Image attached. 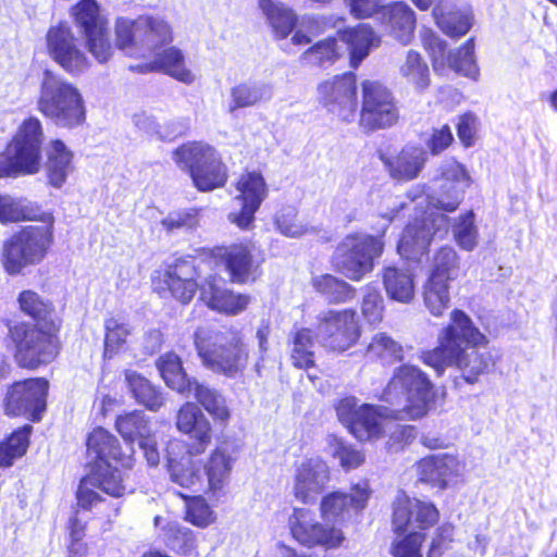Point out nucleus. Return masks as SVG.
Listing matches in <instances>:
<instances>
[{
	"label": "nucleus",
	"instance_id": "nucleus-21",
	"mask_svg": "<svg viewBox=\"0 0 557 557\" xmlns=\"http://www.w3.org/2000/svg\"><path fill=\"white\" fill-rule=\"evenodd\" d=\"M234 187L239 209L228 214V221L239 230H250L253 227L256 213L269 196V186L261 172L246 170L237 177Z\"/></svg>",
	"mask_w": 557,
	"mask_h": 557
},
{
	"label": "nucleus",
	"instance_id": "nucleus-47",
	"mask_svg": "<svg viewBox=\"0 0 557 557\" xmlns=\"http://www.w3.org/2000/svg\"><path fill=\"white\" fill-rule=\"evenodd\" d=\"M401 76L417 90L424 91L431 85V74L428 63L420 52L409 50L400 69Z\"/></svg>",
	"mask_w": 557,
	"mask_h": 557
},
{
	"label": "nucleus",
	"instance_id": "nucleus-15",
	"mask_svg": "<svg viewBox=\"0 0 557 557\" xmlns=\"http://www.w3.org/2000/svg\"><path fill=\"white\" fill-rule=\"evenodd\" d=\"M420 40L435 74L443 75L447 69L471 78L479 74L473 37L468 38L454 52L448 51L446 41L440 38L431 28H423L420 32Z\"/></svg>",
	"mask_w": 557,
	"mask_h": 557
},
{
	"label": "nucleus",
	"instance_id": "nucleus-19",
	"mask_svg": "<svg viewBox=\"0 0 557 557\" xmlns=\"http://www.w3.org/2000/svg\"><path fill=\"white\" fill-rule=\"evenodd\" d=\"M288 529L292 539L306 548L335 549L345 540L339 528L317 520L313 511L301 507L293 509L288 518Z\"/></svg>",
	"mask_w": 557,
	"mask_h": 557
},
{
	"label": "nucleus",
	"instance_id": "nucleus-5",
	"mask_svg": "<svg viewBox=\"0 0 557 557\" xmlns=\"http://www.w3.org/2000/svg\"><path fill=\"white\" fill-rule=\"evenodd\" d=\"M193 339L202 364L214 373L235 377L243 374L248 366V345L242 332L233 326L212 334L198 329Z\"/></svg>",
	"mask_w": 557,
	"mask_h": 557
},
{
	"label": "nucleus",
	"instance_id": "nucleus-56",
	"mask_svg": "<svg viewBox=\"0 0 557 557\" xmlns=\"http://www.w3.org/2000/svg\"><path fill=\"white\" fill-rule=\"evenodd\" d=\"M131 334L128 325L116 318L104 321V354L113 355L122 349Z\"/></svg>",
	"mask_w": 557,
	"mask_h": 557
},
{
	"label": "nucleus",
	"instance_id": "nucleus-26",
	"mask_svg": "<svg viewBox=\"0 0 557 557\" xmlns=\"http://www.w3.org/2000/svg\"><path fill=\"white\" fill-rule=\"evenodd\" d=\"M199 299L211 311L224 317H237L248 310L252 296L233 288L219 285L214 277L206 280Z\"/></svg>",
	"mask_w": 557,
	"mask_h": 557
},
{
	"label": "nucleus",
	"instance_id": "nucleus-12",
	"mask_svg": "<svg viewBox=\"0 0 557 557\" xmlns=\"http://www.w3.org/2000/svg\"><path fill=\"white\" fill-rule=\"evenodd\" d=\"M52 242V221L49 218L39 225H29L14 234L3 248V264L10 274L40 262Z\"/></svg>",
	"mask_w": 557,
	"mask_h": 557
},
{
	"label": "nucleus",
	"instance_id": "nucleus-46",
	"mask_svg": "<svg viewBox=\"0 0 557 557\" xmlns=\"http://www.w3.org/2000/svg\"><path fill=\"white\" fill-rule=\"evenodd\" d=\"M32 430L30 425H24L0 442V470L12 467L26 454Z\"/></svg>",
	"mask_w": 557,
	"mask_h": 557
},
{
	"label": "nucleus",
	"instance_id": "nucleus-32",
	"mask_svg": "<svg viewBox=\"0 0 557 557\" xmlns=\"http://www.w3.org/2000/svg\"><path fill=\"white\" fill-rule=\"evenodd\" d=\"M391 176L398 181L416 178L425 163V153L418 147H404L396 156L382 158Z\"/></svg>",
	"mask_w": 557,
	"mask_h": 557
},
{
	"label": "nucleus",
	"instance_id": "nucleus-64",
	"mask_svg": "<svg viewBox=\"0 0 557 557\" xmlns=\"http://www.w3.org/2000/svg\"><path fill=\"white\" fill-rule=\"evenodd\" d=\"M454 135L448 124L433 128L426 140V148L432 156H438L454 144Z\"/></svg>",
	"mask_w": 557,
	"mask_h": 557
},
{
	"label": "nucleus",
	"instance_id": "nucleus-55",
	"mask_svg": "<svg viewBox=\"0 0 557 557\" xmlns=\"http://www.w3.org/2000/svg\"><path fill=\"white\" fill-rule=\"evenodd\" d=\"M475 215L472 210L459 215L454 226V239L457 245L467 251H471L478 244V228L474 223Z\"/></svg>",
	"mask_w": 557,
	"mask_h": 557
},
{
	"label": "nucleus",
	"instance_id": "nucleus-11",
	"mask_svg": "<svg viewBox=\"0 0 557 557\" xmlns=\"http://www.w3.org/2000/svg\"><path fill=\"white\" fill-rule=\"evenodd\" d=\"M41 139L40 121L36 117L24 121L12 143L0 153V177L37 173Z\"/></svg>",
	"mask_w": 557,
	"mask_h": 557
},
{
	"label": "nucleus",
	"instance_id": "nucleus-33",
	"mask_svg": "<svg viewBox=\"0 0 557 557\" xmlns=\"http://www.w3.org/2000/svg\"><path fill=\"white\" fill-rule=\"evenodd\" d=\"M385 23L393 37L400 44L408 45L413 38L417 26L414 11L405 2L395 1L386 7Z\"/></svg>",
	"mask_w": 557,
	"mask_h": 557
},
{
	"label": "nucleus",
	"instance_id": "nucleus-20",
	"mask_svg": "<svg viewBox=\"0 0 557 557\" xmlns=\"http://www.w3.org/2000/svg\"><path fill=\"white\" fill-rule=\"evenodd\" d=\"M326 350L343 354L355 347L362 336V324L356 309H330L319 317Z\"/></svg>",
	"mask_w": 557,
	"mask_h": 557
},
{
	"label": "nucleus",
	"instance_id": "nucleus-62",
	"mask_svg": "<svg viewBox=\"0 0 557 557\" xmlns=\"http://www.w3.org/2000/svg\"><path fill=\"white\" fill-rule=\"evenodd\" d=\"M276 228L286 236L295 237L302 233V226L297 221V210L294 207H285L274 215Z\"/></svg>",
	"mask_w": 557,
	"mask_h": 557
},
{
	"label": "nucleus",
	"instance_id": "nucleus-18",
	"mask_svg": "<svg viewBox=\"0 0 557 557\" xmlns=\"http://www.w3.org/2000/svg\"><path fill=\"white\" fill-rule=\"evenodd\" d=\"M319 102L341 123L350 124L358 111L357 76L354 72H344L322 81L317 86Z\"/></svg>",
	"mask_w": 557,
	"mask_h": 557
},
{
	"label": "nucleus",
	"instance_id": "nucleus-49",
	"mask_svg": "<svg viewBox=\"0 0 557 557\" xmlns=\"http://www.w3.org/2000/svg\"><path fill=\"white\" fill-rule=\"evenodd\" d=\"M366 352L382 362L396 363L404 359V348L386 332L374 334L366 347Z\"/></svg>",
	"mask_w": 557,
	"mask_h": 557
},
{
	"label": "nucleus",
	"instance_id": "nucleus-39",
	"mask_svg": "<svg viewBox=\"0 0 557 557\" xmlns=\"http://www.w3.org/2000/svg\"><path fill=\"white\" fill-rule=\"evenodd\" d=\"M384 288L391 299L408 304L414 297L413 275L406 269L394 265L382 270Z\"/></svg>",
	"mask_w": 557,
	"mask_h": 557
},
{
	"label": "nucleus",
	"instance_id": "nucleus-28",
	"mask_svg": "<svg viewBox=\"0 0 557 557\" xmlns=\"http://www.w3.org/2000/svg\"><path fill=\"white\" fill-rule=\"evenodd\" d=\"M205 474L207 476V488L205 493L212 497L224 492L232 473L233 458L222 447L213 448L205 465Z\"/></svg>",
	"mask_w": 557,
	"mask_h": 557
},
{
	"label": "nucleus",
	"instance_id": "nucleus-16",
	"mask_svg": "<svg viewBox=\"0 0 557 557\" xmlns=\"http://www.w3.org/2000/svg\"><path fill=\"white\" fill-rule=\"evenodd\" d=\"M338 421L360 443L375 442L384 435V417L388 411L374 404H358L355 396H345L334 404Z\"/></svg>",
	"mask_w": 557,
	"mask_h": 557
},
{
	"label": "nucleus",
	"instance_id": "nucleus-35",
	"mask_svg": "<svg viewBox=\"0 0 557 557\" xmlns=\"http://www.w3.org/2000/svg\"><path fill=\"white\" fill-rule=\"evenodd\" d=\"M314 338L310 327H299L290 333L289 360L295 369L309 371L317 367Z\"/></svg>",
	"mask_w": 557,
	"mask_h": 557
},
{
	"label": "nucleus",
	"instance_id": "nucleus-63",
	"mask_svg": "<svg viewBox=\"0 0 557 557\" xmlns=\"http://www.w3.org/2000/svg\"><path fill=\"white\" fill-rule=\"evenodd\" d=\"M333 456L339 460L342 468L346 471L356 469L364 462V455L361 450L342 441L336 443Z\"/></svg>",
	"mask_w": 557,
	"mask_h": 557
},
{
	"label": "nucleus",
	"instance_id": "nucleus-8",
	"mask_svg": "<svg viewBox=\"0 0 557 557\" xmlns=\"http://www.w3.org/2000/svg\"><path fill=\"white\" fill-rule=\"evenodd\" d=\"M200 264L197 256L183 255L163 261L151 274V288L160 297L182 306L189 305L200 289Z\"/></svg>",
	"mask_w": 557,
	"mask_h": 557
},
{
	"label": "nucleus",
	"instance_id": "nucleus-40",
	"mask_svg": "<svg viewBox=\"0 0 557 557\" xmlns=\"http://www.w3.org/2000/svg\"><path fill=\"white\" fill-rule=\"evenodd\" d=\"M152 54L158 72L168 74L187 84L194 81V75L191 71L186 67L185 57L181 49L174 46H165Z\"/></svg>",
	"mask_w": 557,
	"mask_h": 557
},
{
	"label": "nucleus",
	"instance_id": "nucleus-53",
	"mask_svg": "<svg viewBox=\"0 0 557 557\" xmlns=\"http://www.w3.org/2000/svg\"><path fill=\"white\" fill-rule=\"evenodd\" d=\"M90 476L95 485L111 497L120 498L127 492L124 479L117 468L111 466L92 468Z\"/></svg>",
	"mask_w": 557,
	"mask_h": 557
},
{
	"label": "nucleus",
	"instance_id": "nucleus-45",
	"mask_svg": "<svg viewBox=\"0 0 557 557\" xmlns=\"http://www.w3.org/2000/svg\"><path fill=\"white\" fill-rule=\"evenodd\" d=\"M432 15L437 27L450 38H460L471 28L472 22L468 14L459 10H447L442 4L433 8Z\"/></svg>",
	"mask_w": 557,
	"mask_h": 557
},
{
	"label": "nucleus",
	"instance_id": "nucleus-7",
	"mask_svg": "<svg viewBox=\"0 0 557 557\" xmlns=\"http://www.w3.org/2000/svg\"><path fill=\"white\" fill-rule=\"evenodd\" d=\"M176 164L184 165L195 188L207 193L225 186L228 169L218 150L205 141H187L173 151Z\"/></svg>",
	"mask_w": 557,
	"mask_h": 557
},
{
	"label": "nucleus",
	"instance_id": "nucleus-22",
	"mask_svg": "<svg viewBox=\"0 0 557 557\" xmlns=\"http://www.w3.org/2000/svg\"><path fill=\"white\" fill-rule=\"evenodd\" d=\"M372 490L368 481L351 484L349 492L332 491L320 500V515L334 524H344L359 516L367 507Z\"/></svg>",
	"mask_w": 557,
	"mask_h": 557
},
{
	"label": "nucleus",
	"instance_id": "nucleus-43",
	"mask_svg": "<svg viewBox=\"0 0 557 557\" xmlns=\"http://www.w3.org/2000/svg\"><path fill=\"white\" fill-rule=\"evenodd\" d=\"M191 394L202 408L212 417L215 424L226 426L231 420V410L225 398L214 388H210L199 382L193 388Z\"/></svg>",
	"mask_w": 557,
	"mask_h": 557
},
{
	"label": "nucleus",
	"instance_id": "nucleus-23",
	"mask_svg": "<svg viewBox=\"0 0 557 557\" xmlns=\"http://www.w3.org/2000/svg\"><path fill=\"white\" fill-rule=\"evenodd\" d=\"M48 382L44 379H28L15 382L8 389L4 410L9 416H24L33 422L41 420L46 411Z\"/></svg>",
	"mask_w": 557,
	"mask_h": 557
},
{
	"label": "nucleus",
	"instance_id": "nucleus-60",
	"mask_svg": "<svg viewBox=\"0 0 557 557\" xmlns=\"http://www.w3.org/2000/svg\"><path fill=\"white\" fill-rule=\"evenodd\" d=\"M232 103L230 111L252 107L261 99L259 90L246 83L238 84L231 89Z\"/></svg>",
	"mask_w": 557,
	"mask_h": 557
},
{
	"label": "nucleus",
	"instance_id": "nucleus-2",
	"mask_svg": "<svg viewBox=\"0 0 557 557\" xmlns=\"http://www.w3.org/2000/svg\"><path fill=\"white\" fill-rule=\"evenodd\" d=\"M175 425L191 442H169L165 449L168 471L172 482L197 492L202 486V475L194 457L202 455L211 444L212 425L198 405L191 401L180 407Z\"/></svg>",
	"mask_w": 557,
	"mask_h": 557
},
{
	"label": "nucleus",
	"instance_id": "nucleus-38",
	"mask_svg": "<svg viewBox=\"0 0 557 557\" xmlns=\"http://www.w3.org/2000/svg\"><path fill=\"white\" fill-rule=\"evenodd\" d=\"M344 54L337 36H329L308 47L299 58L302 65L326 67L337 62Z\"/></svg>",
	"mask_w": 557,
	"mask_h": 557
},
{
	"label": "nucleus",
	"instance_id": "nucleus-48",
	"mask_svg": "<svg viewBox=\"0 0 557 557\" xmlns=\"http://www.w3.org/2000/svg\"><path fill=\"white\" fill-rule=\"evenodd\" d=\"M450 283L426 277L423 284V304L436 318L443 317L450 304Z\"/></svg>",
	"mask_w": 557,
	"mask_h": 557
},
{
	"label": "nucleus",
	"instance_id": "nucleus-29",
	"mask_svg": "<svg viewBox=\"0 0 557 557\" xmlns=\"http://www.w3.org/2000/svg\"><path fill=\"white\" fill-rule=\"evenodd\" d=\"M156 366L169 388L185 397L191 395L193 388L198 382L187 375L182 359L175 352L168 351L161 355L157 359Z\"/></svg>",
	"mask_w": 557,
	"mask_h": 557
},
{
	"label": "nucleus",
	"instance_id": "nucleus-4",
	"mask_svg": "<svg viewBox=\"0 0 557 557\" xmlns=\"http://www.w3.org/2000/svg\"><path fill=\"white\" fill-rule=\"evenodd\" d=\"M441 512L430 500L410 497L405 493L392 504L391 525L396 535L391 544L393 557H423L426 531L437 524Z\"/></svg>",
	"mask_w": 557,
	"mask_h": 557
},
{
	"label": "nucleus",
	"instance_id": "nucleus-41",
	"mask_svg": "<svg viewBox=\"0 0 557 557\" xmlns=\"http://www.w3.org/2000/svg\"><path fill=\"white\" fill-rule=\"evenodd\" d=\"M461 273V259L455 248L440 247L433 255L429 277L451 283Z\"/></svg>",
	"mask_w": 557,
	"mask_h": 557
},
{
	"label": "nucleus",
	"instance_id": "nucleus-59",
	"mask_svg": "<svg viewBox=\"0 0 557 557\" xmlns=\"http://www.w3.org/2000/svg\"><path fill=\"white\" fill-rule=\"evenodd\" d=\"M479 117L472 111H466L457 116L456 133L463 148H471L478 140Z\"/></svg>",
	"mask_w": 557,
	"mask_h": 557
},
{
	"label": "nucleus",
	"instance_id": "nucleus-13",
	"mask_svg": "<svg viewBox=\"0 0 557 557\" xmlns=\"http://www.w3.org/2000/svg\"><path fill=\"white\" fill-rule=\"evenodd\" d=\"M57 332L26 322L10 326L9 334L15 346L16 362L27 369L51 362L59 351Z\"/></svg>",
	"mask_w": 557,
	"mask_h": 557
},
{
	"label": "nucleus",
	"instance_id": "nucleus-24",
	"mask_svg": "<svg viewBox=\"0 0 557 557\" xmlns=\"http://www.w3.org/2000/svg\"><path fill=\"white\" fill-rule=\"evenodd\" d=\"M86 451L91 460L90 469L112 463L122 469H132L135 462L133 446L123 447L112 433L101 426L92 429L88 434Z\"/></svg>",
	"mask_w": 557,
	"mask_h": 557
},
{
	"label": "nucleus",
	"instance_id": "nucleus-58",
	"mask_svg": "<svg viewBox=\"0 0 557 557\" xmlns=\"http://www.w3.org/2000/svg\"><path fill=\"white\" fill-rule=\"evenodd\" d=\"M384 298L374 288L367 290L361 301V313L368 324L377 326L384 319Z\"/></svg>",
	"mask_w": 557,
	"mask_h": 557
},
{
	"label": "nucleus",
	"instance_id": "nucleus-1",
	"mask_svg": "<svg viewBox=\"0 0 557 557\" xmlns=\"http://www.w3.org/2000/svg\"><path fill=\"white\" fill-rule=\"evenodd\" d=\"M419 359L436 376L444 375L447 368H455L465 383L474 385L482 376L495 371L500 355L490 347V338L472 318L462 309L455 308L438 330L436 345L421 350Z\"/></svg>",
	"mask_w": 557,
	"mask_h": 557
},
{
	"label": "nucleus",
	"instance_id": "nucleus-50",
	"mask_svg": "<svg viewBox=\"0 0 557 557\" xmlns=\"http://www.w3.org/2000/svg\"><path fill=\"white\" fill-rule=\"evenodd\" d=\"M114 425L117 433L131 446L135 441H139L151 432L148 419L139 410L117 416Z\"/></svg>",
	"mask_w": 557,
	"mask_h": 557
},
{
	"label": "nucleus",
	"instance_id": "nucleus-3",
	"mask_svg": "<svg viewBox=\"0 0 557 557\" xmlns=\"http://www.w3.org/2000/svg\"><path fill=\"white\" fill-rule=\"evenodd\" d=\"M435 397V385L429 374L418 366L403 363L394 369L379 400L391 407V419L416 421L429 413Z\"/></svg>",
	"mask_w": 557,
	"mask_h": 557
},
{
	"label": "nucleus",
	"instance_id": "nucleus-52",
	"mask_svg": "<svg viewBox=\"0 0 557 557\" xmlns=\"http://www.w3.org/2000/svg\"><path fill=\"white\" fill-rule=\"evenodd\" d=\"M49 54L66 71L70 69V26L67 22H60L52 26L47 34Z\"/></svg>",
	"mask_w": 557,
	"mask_h": 557
},
{
	"label": "nucleus",
	"instance_id": "nucleus-17",
	"mask_svg": "<svg viewBox=\"0 0 557 557\" xmlns=\"http://www.w3.org/2000/svg\"><path fill=\"white\" fill-rule=\"evenodd\" d=\"M72 15L88 51L101 63L113 54L108 20L101 15L96 0H79L72 7Z\"/></svg>",
	"mask_w": 557,
	"mask_h": 557
},
{
	"label": "nucleus",
	"instance_id": "nucleus-57",
	"mask_svg": "<svg viewBox=\"0 0 557 557\" xmlns=\"http://www.w3.org/2000/svg\"><path fill=\"white\" fill-rule=\"evenodd\" d=\"M199 211L197 208L171 211L160 221V224L168 233L178 230H191L198 225Z\"/></svg>",
	"mask_w": 557,
	"mask_h": 557
},
{
	"label": "nucleus",
	"instance_id": "nucleus-42",
	"mask_svg": "<svg viewBox=\"0 0 557 557\" xmlns=\"http://www.w3.org/2000/svg\"><path fill=\"white\" fill-rule=\"evenodd\" d=\"M314 290L326 297L327 304L341 305L356 297V288L332 274H322L311 281Z\"/></svg>",
	"mask_w": 557,
	"mask_h": 557
},
{
	"label": "nucleus",
	"instance_id": "nucleus-37",
	"mask_svg": "<svg viewBox=\"0 0 557 557\" xmlns=\"http://www.w3.org/2000/svg\"><path fill=\"white\" fill-rule=\"evenodd\" d=\"M324 484L315 467L310 460L302 462L297 469L294 483L295 498L305 504H313L323 492Z\"/></svg>",
	"mask_w": 557,
	"mask_h": 557
},
{
	"label": "nucleus",
	"instance_id": "nucleus-30",
	"mask_svg": "<svg viewBox=\"0 0 557 557\" xmlns=\"http://www.w3.org/2000/svg\"><path fill=\"white\" fill-rule=\"evenodd\" d=\"M433 239V231L426 219H414L403 230L397 243V252L410 260L426 250Z\"/></svg>",
	"mask_w": 557,
	"mask_h": 557
},
{
	"label": "nucleus",
	"instance_id": "nucleus-9",
	"mask_svg": "<svg viewBox=\"0 0 557 557\" xmlns=\"http://www.w3.org/2000/svg\"><path fill=\"white\" fill-rule=\"evenodd\" d=\"M361 102L358 127L366 134L395 127L401 119L399 101L381 79L367 78L360 84Z\"/></svg>",
	"mask_w": 557,
	"mask_h": 557
},
{
	"label": "nucleus",
	"instance_id": "nucleus-44",
	"mask_svg": "<svg viewBox=\"0 0 557 557\" xmlns=\"http://www.w3.org/2000/svg\"><path fill=\"white\" fill-rule=\"evenodd\" d=\"M259 7L278 39L286 38L298 22V17L293 10L273 0H260Z\"/></svg>",
	"mask_w": 557,
	"mask_h": 557
},
{
	"label": "nucleus",
	"instance_id": "nucleus-51",
	"mask_svg": "<svg viewBox=\"0 0 557 557\" xmlns=\"http://www.w3.org/2000/svg\"><path fill=\"white\" fill-rule=\"evenodd\" d=\"M70 164V152L66 145L61 140H53L48 150V177L50 183L60 187L65 183Z\"/></svg>",
	"mask_w": 557,
	"mask_h": 557
},
{
	"label": "nucleus",
	"instance_id": "nucleus-61",
	"mask_svg": "<svg viewBox=\"0 0 557 557\" xmlns=\"http://www.w3.org/2000/svg\"><path fill=\"white\" fill-rule=\"evenodd\" d=\"M455 527L449 522H444L435 529L432 541L429 545V557H441L443 553L450 548L454 542Z\"/></svg>",
	"mask_w": 557,
	"mask_h": 557
},
{
	"label": "nucleus",
	"instance_id": "nucleus-25",
	"mask_svg": "<svg viewBox=\"0 0 557 557\" xmlns=\"http://www.w3.org/2000/svg\"><path fill=\"white\" fill-rule=\"evenodd\" d=\"M414 469L420 483L444 491L460 476L462 462L454 454H430L417 460Z\"/></svg>",
	"mask_w": 557,
	"mask_h": 557
},
{
	"label": "nucleus",
	"instance_id": "nucleus-31",
	"mask_svg": "<svg viewBox=\"0 0 557 557\" xmlns=\"http://www.w3.org/2000/svg\"><path fill=\"white\" fill-rule=\"evenodd\" d=\"M21 311L37 322L39 327L59 331L61 320L52 304L34 290H23L17 298Z\"/></svg>",
	"mask_w": 557,
	"mask_h": 557
},
{
	"label": "nucleus",
	"instance_id": "nucleus-14",
	"mask_svg": "<svg viewBox=\"0 0 557 557\" xmlns=\"http://www.w3.org/2000/svg\"><path fill=\"white\" fill-rule=\"evenodd\" d=\"M209 256L223 265L233 284H252L262 275L264 255L251 240L214 246Z\"/></svg>",
	"mask_w": 557,
	"mask_h": 557
},
{
	"label": "nucleus",
	"instance_id": "nucleus-6",
	"mask_svg": "<svg viewBox=\"0 0 557 557\" xmlns=\"http://www.w3.org/2000/svg\"><path fill=\"white\" fill-rule=\"evenodd\" d=\"M114 34L115 47L136 58L156 53L174 39L171 25L152 15H140L135 20L117 18Z\"/></svg>",
	"mask_w": 557,
	"mask_h": 557
},
{
	"label": "nucleus",
	"instance_id": "nucleus-27",
	"mask_svg": "<svg viewBox=\"0 0 557 557\" xmlns=\"http://www.w3.org/2000/svg\"><path fill=\"white\" fill-rule=\"evenodd\" d=\"M38 106L44 115L66 126L70 122V86L47 72Z\"/></svg>",
	"mask_w": 557,
	"mask_h": 557
},
{
	"label": "nucleus",
	"instance_id": "nucleus-54",
	"mask_svg": "<svg viewBox=\"0 0 557 557\" xmlns=\"http://www.w3.org/2000/svg\"><path fill=\"white\" fill-rule=\"evenodd\" d=\"M177 495L185 502L184 519L198 528H207L214 521V513L201 495Z\"/></svg>",
	"mask_w": 557,
	"mask_h": 557
},
{
	"label": "nucleus",
	"instance_id": "nucleus-10",
	"mask_svg": "<svg viewBox=\"0 0 557 557\" xmlns=\"http://www.w3.org/2000/svg\"><path fill=\"white\" fill-rule=\"evenodd\" d=\"M384 250V242L372 234L351 233L336 246L330 263L332 269L352 282L361 281L374 269L375 259Z\"/></svg>",
	"mask_w": 557,
	"mask_h": 557
},
{
	"label": "nucleus",
	"instance_id": "nucleus-36",
	"mask_svg": "<svg viewBox=\"0 0 557 557\" xmlns=\"http://www.w3.org/2000/svg\"><path fill=\"white\" fill-rule=\"evenodd\" d=\"M124 377L135 400L150 411H158L164 404L162 392L147 377L134 370H125Z\"/></svg>",
	"mask_w": 557,
	"mask_h": 557
},
{
	"label": "nucleus",
	"instance_id": "nucleus-34",
	"mask_svg": "<svg viewBox=\"0 0 557 557\" xmlns=\"http://www.w3.org/2000/svg\"><path fill=\"white\" fill-rule=\"evenodd\" d=\"M336 36L338 41L341 40L347 45L350 65L354 67H357L369 54L371 46L376 40L373 28L364 23L338 29Z\"/></svg>",
	"mask_w": 557,
	"mask_h": 557
}]
</instances>
